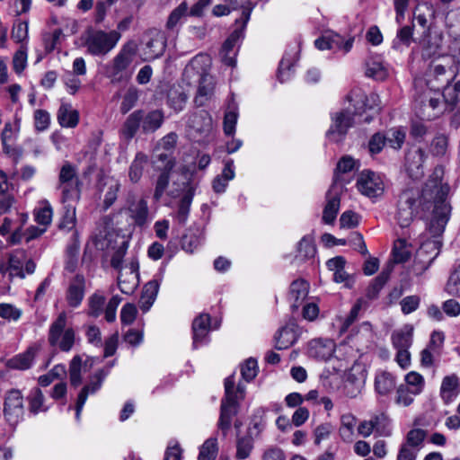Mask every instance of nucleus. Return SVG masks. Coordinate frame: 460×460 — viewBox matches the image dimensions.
Returning a JSON list of instances; mask_svg holds the SVG:
<instances>
[{
	"mask_svg": "<svg viewBox=\"0 0 460 460\" xmlns=\"http://www.w3.org/2000/svg\"><path fill=\"white\" fill-rule=\"evenodd\" d=\"M444 169L437 166L421 190H404L399 196L396 219L401 227L411 225L415 217L424 218L430 213L428 229L433 237H439L450 217L451 206L447 201L450 187L442 183Z\"/></svg>",
	"mask_w": 460,
	"mask_h": 460,
	"instance_id": "f257e3e1",
	"label": "nucleus"
},
{
	"mask_svg": "<svg viewBox=\"0 0 460 460\" xmlns=\"http://www.w3.org/2000/svg\"><path fill=\"white\" fill-rule=\"evenodd\" d=\"M349 102H354V111L342 110L332 116V125L326 132V137L333 143L343 140L349 128L354 124V116L361 115L366 111H379L378 95L371 93L368 96L364 93H356L348 96Z\"/></svg>",
	"mask_w": 460,
	"mask_h": 460,
	"instance_id": "f03ea898",
	"label": "nucleus"
},
{
	"mask_svg": "<svg viewBox=\"0 0 460 460\" xmlns=\"http://www.w3.org/2000/svg\"><path fill=\"white\" fill-rule=\"evenodd\" d=\"M210 58L206 54L195 56L185 67V73L196 71L199 75V87L194 102L197 106H203L210 99L214 91L212 75L208 73L210 66Z\"/></svg>",
	"mask_w": 460,
	"mask_h": 460,
	"instance_id": "7ed1b4c3",
	"label": "nucleus"
},
{
	"mask_svg": "<svg viewBox=\"0 0 460 460\" xmlns=\"http://www.w3.org/2000/svg\"><path fill=\"white\" fill-rule=\"evenodd\" d=\"M137 43L134 40H129L121 47L112 61L106 66L105 72L111 83H120L130 79L133 74L130 65L137 55Z\"/></svg>",
	"mask_w": 460,
	"mask_h": 460,
	"instance_id": "20e7f679",
	"label": "nucleus"
},
{
	"mask_svg": "<svg viewBox=\"0 0 460 460\" xmlns=\"http://www.w3.org/2000/svg\"><path fill=\"white\" fill-rule=\"evenodd\" d=\"M234 375H231L225 380V396L221 400L220 415L217 423L218 429L224 437L226 436L232 425L233 418L237 414L239 402L234 393Z\"/></svg>",
	"mask_w": 460,
	"mask_h": 460,
	"instance_id": "39448f33",
	"label": "nucleus"
},
{
	"mask_svg": "<svg viewBox=\"0 0 460 460\" xmlns=\"http://www.w3.org/2000/svg\"><path fill=\"white\" fill-rule=\"evenodd\" d=\"M66 313L61 312L50 324L48 335L49 345L64 352L70 351L75 341V332L72 327H66Z\"/></svg>",
	"mask_w": 460,
	"mask_h": 460,
	"instance_id": "423d86ee",
	"label": "nucleus"
},
{
	"mask_svg": "<svg viewBox=\"0 0 460 460\" xmlns=\"http://www.w3.org/2000/svg\"><path fill=\"white\" fill-rule=\"evenodd\" d=\"M120 37V33L117 31L110 32L103 31H90L85 40L87 51L93 56H104L117 45Z\"/></svg>",
	"mask_w": 460,
	"mask_h": 460,
	"instance_id": "0eeeda50",
	"label": "nucleus"
},
{
	"mask_svg": "<svg viewBox=\"0 0 460 460\" xmlns=\"http://www.w3.org/2000/svg\"><path fill=\"white\" fill-rule=\"evenodd\" d=\"M80 185L81 181L77 176L75 166L69 162H65L59 172L58 185L62 191L63 201L78 200L81 192Z\"/></svg>",
	"mask_w": 460,
	"mask_h": 460,
	"instance_id": "6e6552de",
	"label": "nucleus"
},
{
	"mask_svg": "<svg viewBox=\"0 0 460 460\" xmlns=\"http://www.w3.org/2000/svg\"><path fill=\"white\" fill-rule=\"evenodd\" d=\"M24 399L22 392L18 389L8 390L4 394L3 413L6 422L15 427L24 417Z\"/></svg>",
	"mask_w": 460,
	"mask_h": 460,
	"instance_id": "1a4fd4ad",
	"label": "nucleus"
},
{
	"mask_svg": "<svg viewBox=\"0 0 460 460\" xmlns=\"http://www.w3.org/2000/svg\"><path fill=\"white\" fill-rule=\"evenodd\" d=\"M441 243L438 240L428 241L420 245L416 252L412 272L416 276H421L432 264L439 253Z\"/></svg>",
	"mask_w": 460,
	"mask_h": 460,
	"instance_id": "9d476101",
	"label": "nucleus"
},
{
	"mask_svg": "<svg viewBox=\"0 0 460 460\" xmlns=\"http://www.w3.org/2000/svg\"><path fill=\"white\" fill-rule=\"evenodd\" d=\"M143 59L151 61L162 57L166 48V37L164 33L155 28L148 30L143 40Z\"/></svg>",
	"mask_w": 460,
	"mask_h": 460,
	"instance_id": "9b49d317",
	"label": "nucleus"
},
{
	"mask_svg": "<svg viewBox=\"0 0 460 460\" xmlns=\"http://www.w3.org/2000/svg\"><path fill=\"white\" fill-rule=\"evenodd\" d=\"M152 163L155 168L161 171L155 181L154 192V199L158 201L169 185L170 172L174 167L175 163L167 153L158 154Z\"/></svg>",
	"mask_w": 460,
	"mask_h": 460,
	"instance_id": "f8f14e48",
	"label": "nucleus"
},
{
	"mask_svg": "<svg viewBox=\"0 0 460 460\" xmlns=\"http://www.w3.org/2000/svg\"><path fill=\"white\" fill-rule=\"evenodd\" d=\"M357 188L362 195L375 199L383 195L385 183L378 173L364 170L357 179Z\"/></svg>",
	"mask_w": 460,
	"mask_h": 460,
	"instance_id": "ddd939ff",
	"label": "nucleus"
},
{
	"mask_svg": "<svg viewBox=\"0 0 460 460\" xmlns=\"http://www.w3.org/2000/svg\"><path fill=\"white\" fill-rule=\"evenodd\" d=\"M428 75L441 83V87L456 77L454 60L451 57H438L429 66Z\"/></svg>",
	"mask_w": 460,
	"mask_h": 460,
	"instance_id": "4468645a",
	"label": "nucleus"
},
{
	"mask_svg": "<svg viewBox=\"0 0 460 460\" xmlns=\"http://www.w3.org/2000/svg\"><path fill=\"white\" fill-rule=\"evenodd\" d=\"M109 371H105L104 369L98 370L93 376L89 385H86L83 387L80 394H78L76 405H75V418L77 420H80V414L84 408V405L87 400L88 394L95 393L100 389L103 380L108 375Z\"/></svg>",
	"mask_w": 460,
	"mask_h": 460,
	"instance_id": "2eb2a0df",
	"label": "nucleus"
},
{
	"mask_svg": "<svg viewBox=\"0 0 460 460\" xmlns=\"http://www.w3.org/2000/svg\"><path fill=\"white\" fill-rule=\"evenodd\" d=\"M210 331V315L208 314H201L197 316L192 323L193 333V348L197 349L199 346L208 342V334Z\"/></svg>",
	"mask_w": 460,
	"mask_h": 460,
	"instance_id": "dca6fc26",
	"label": "nucleus"
},
{
	"mask_svg": "<svg viewBox=\"0 0 460 460\" xmlns=\"http://www.w3.org/2000/svg\"><path fill=\"white\" fill-rule=\"evenodd\" d=\"M426 158L425 151L421 148L409 150L405 155V166L411 178L423 175V164Z\"/></svg>",
	"mask_w": 460,
	"mask_h": 460,
	"instance_id": "f3484780",
	"label": "nucleus"
},
{
	"mask_svg": "<svg viewBox=\"0 0 460 460\" xmlns=\"http://www.w3.org/2000/svg\"><path fill=\"white\" fill-rule=\"evenodd\" d=\"M334 342L329 339H315L308 344V355L318 360L326 361L334 353Z\"/></svg>",
	"mask_w": 460,
	"mask_h": 460,
	"instance_id": "a211bd4d",
	"label": "nucleus"
},
{
	"mask_svg": "<svg viewBox=\"0 0 460 460\" xmlns=\"http://www.w3.org/2000/svg\"><path fill=\"white\" fill-rule=\"evenodd\" d=\"M328 269L333 271V280L337 283H344L346 288H351L354 279L351 275L345 271L346 260L342 256H336L327 261Z\"/></svg>",
	"mask_w": 460,
	"mask_h": 460,
	"instance_id": "6ab92c4d",
	"label": "nucleus"
},
{
	"mask_svg": "<svg viewBox=\"0 0 460 460\" xmlns=\"http://www.w3.org/2000/svg\"><path fill=\"white\" fill-rule=\"evenodd\" d=\"M85 292V279L76 274L71 280L66 291V301L69 306L77 307L82 303Z\"/></svg>",
	"mask_w": 460,
	"mask_h": 460,
	"instance_id": "aec40b11",
	"label": "nucleus"
},
{
	"mask_svg": "<svg viewBox=\"0 0 460 460\" xmlns=\"http://www.w3.org/2000/svg\"><path fill=\"white\" fill-rule=\"evenodd\" d=\"M98 189L100 192L104 193L103 207L108 209L117 199L120 183L113 177H103L99 181Z\"/></svg>",
	"mask_w": 460,
	"mask_h": 460,
	"instance_id": "412c9836",
	"label": "nucleus"
},
{
	"mask_svg": "<svg viewBox=\"0 0 460 460\" xmlns=\"http://www.w3.org/2000/svg\"><path fill=\"white\" fill-rule=\"evenodd\" d=\"M309 292V283L303 279H298L290 284L289 299L292 301V309L297 310L307 297Z\"/></svg>",
	"mask_w": 460,
	"mask_h": 460,
	"instance_id": "4be33fe9",
	"label": "nucleus"
},
{
	"mask_svg": "<svg viewBox=\"0 0 460 460\" xmlns=\"http://www.w3.org/2000/svg\"><path fill=\"white\" fill-rule=\"evenodd\" d=\"M187 126L196 133H206L211 129L212 119L206 111H199L188 117Z\"/></svg>",
	"mask_w": 460,
	"mask_h": 460,
	"instance_id": "5701e85b",
	"label": "nucleus"
},
{
	"mask_svg": "<svg viewBox=\"0 0 460 460\" xmlns=\"http://www.w3.org/2000/svg\"><path fill=\"white\" fill-rule=\"evenodd\" d=\"M25 260V252L22 250H15L8 254V265H9V280L13 281V278L18 277L20 279L25 278L23 270V262Z\"/></svg>",
	"mask_w": 460,
	"mask_h": 460,
	"instance_id": "b1692460",
	"label": "nucleus"
},
{
	"mask_svg": "<svg viewBox=\"0 0 460 460\" xmlns=\"http://www.w3.org/2000/svg\"><path fill=\"white\" fill-rule=\"evenodd\" d=\"M80 243L77 232H74L71 236V242L66 249L65 270L69 272L75 271L78 265V253Z\"/></svg>",
	"mask_w": 460,
	"mask_h": 460,
	"instance_id": "393cba45",
	"label": "nucleus"
},
{
	"mask_svg": "<svg viewBox=\"0 0 460 460\" xmlns=\"http://www.w3.org/2000/svg\"><path fill=\"white\" fill-rule=\"evenodd\" d=\"M443 97L453 110H456L455 119L460 122V79H457L453 86L449 84L443 86Z\"/></svg>",
	"mask_w": 460,
	"mask_h": 460,
	"instance_id": "a878e982",
	"label": "nucleus"
},
{
	"mask_svg": "<svg viewBox=\"0 0 460 460\" xmlns=\"http://www.w3.org/2000/svg\"><path fill=\"white\" fill-rule=\"evenodd\" d=\"M142 131L146 134L157 130L164 119V112L160 110H154L149 112L142 111Z\"/></svg>",
	"mask_w": 460,
	"mask_h": 460,
	"instance_id": "bb28decb",
	"label": "nucleus"
},
{
	"mask_svg": "<svg viewBox=\"0 0 460 460\" xmlns=\"http://www.w3.org/2000/svg\"><path fill=\"white\" fill-rule=\"evenodd\" d=\"M128 212L136 226L143 227L148 223L149 210L146 199H140L139 200L133 202L128 207Z\"/></svg>",
	"mask_w": 460,
	"mask_h": 460,
	"instance_id": "cd10ccee",
	"label": "nucleus"
},
{
	"mask_svg": "<svg viewBox=\"0 0 460 460\" xmlns=\"http://www.w3.org/2000/svg\"><path fill=\"white\" fill-rule=\"evenodd\" d=\"M160 283L156 279L147 282L142 290L139 306L143 312H147L154 304L159 290Z\"/></svg>",
	"mask_w": 460,
	"mask_h": 460,
	"instance_id": "c85d7f7f",
	"label": "nucleus"
},
{
	"mask_svg": "<svg viewBox=\"0 0 460 460\" xmlns=\"http://www.w3.org/2000/svg\"><path fill=\"white\" fill-rule=\"evenodd\" d=\"M459 392V379L456 375L443 378L440 387V396L445 403L451 402Z\"/></svg>",
	"mask_w": 460,
	"mask_h": 460,
	"instance_id": "c756f323",
	"label": "nucleus"
},
{
	"mask_svg": "<svg viewBox=\"0 0 460 460\" xmlns=\"http://www.w3.org/2000/svg\"><path fill=\"white\" fill-rule=\"evenodd\" d=\"M327 203L323 213V221L325 224H332L340 209L341 199L338 193L330 190L326 194Z\"/></svg>",
	"mask_w": 460,
	"mask_h": 460,
	"instance_id": "7c9ffc66",
	"label": "nucleus"
},
{
	"mask_svg": "<svg viewBox=\"0 0 460 460\" xmlns=\"http://www.w3.org/2000/svg\"><path fill=\"white\" fill-rule=\"evenodd\" d=\"M58 120L61 127L75 128L79 121V114L69 103H62L58 111Z\"/></svg>",
	"mask_w": 460,
	"mask_h": 460,
	"instance_id": "2f4dec72",
	"label": "nucleus"
},
{
	"mask_svg": "<svg viewBox=\"0 0 460 460\" xmlns=\"http://www.w3.org/2000/svg\"><path fill=\"white\" fill-rule=\"evenodd\" d=\"M254 447V438L252 429L249 428L247 433L243 437H238L236 439V453L235 458L243 460L250 456Z\"/></svg>",
	"mask_w": 460,
	"mask_h": 460,
	"instance_id": "473e14b6",
	"label": "nucleus"
},
{
	"mask_svg": "<svg viewBox=\"0 0 460 460\" xmlns=\"http://www.w3.org/2000/svg\"><path fill=\"white\" fill-rule=\"evenodd\" d=\"M128 269V285L127 287L124 286L126 280H121V278L124 276V273H120L118 278L119 288L122 293L127 295L132 294L138 285V262L137 261H132L129 263Z\"/></svg>",
	"mask_w": 460,
	"mask_h": 460,
	"instance_id": "72a5a7b5",
	"label": "nucleus"
},
{
	"mask_svg": "<svg viewBox=\"0 0 460 460\" xmlns=\"http://www.w3.org/2000/svg\"><path fill=\"white\" fill-rule=\"evenodd\" d=\"M203 240V231L197 227L190 228L181 238V248L186 252L192 253Z\"/></svg>",
	"mask_w": 460,
	"mask_h": 460,
	"instance_id": "f704fd0d",
	"label": "nucleus"
},
{
	"mask_svg": "<svg viewBox=\"0 0 460 460\" xmlns=\"http://www.w3.org/2000/svg\"><path fill=\"white\" fill-rule=\"evenodd\" d=\"M412 327L404 326L392 334V343L396 349H409L412 343Z\"/></svg>",
	"mask_w": 460,
	"mask_h": 460,
	"instance_id": "c9c22d12",
	"label": "nucleus"
},
{
	"mask_svg": "<svg viewBox=\"0 0 460 460\" xmlns=\"http://www.w3.org/2000/svg\"><path fill=\"white\" fill-rule=\"evenodd\" d=\"M148 163V157L142 152L137 153L128 169V178L132 183L140 181L144 168Z\"/></svg>",
	"mask_w": 460,
	"mask_h": 460,
	"instance_id": "e433bc0d",
	"label": "nucleus"
},
{
	"mask_svg": "<svg viewBox=\"0 0 460 460\" xmlns=\"http://www.w3.org/2000/svg\"><path fill=\"white\" fill-rule=\"evenodd\" d=\"M296 338L294 329L290 326H285L275 336V348L279 350L286 349L295 343Z\"/></svg>",
	"mask_w": 460,
	"mask_h": 460,
	"instance_id": "4c0bfd02",
	"label": "nucleus"
},
{
	"mask_svg": "<svg viewBox=\"0 0 460 460\" xmlns=\"http://www.w3.org/2000/svg\"><path fill=\"white\" fill-rule=\"evenodd\" d=\"M193 196V188L189 187L186 193L182 196V198L180 200L178 210L175 215V218L180 225H185V223L187 222Z\"/></svg>",
	"mask_w": 460,
	"mask_h": 460,
	"instance_id": "58836bf2",
	"label": "nucleus"
},
{
	"mask_svg": "<svg viewBox=\"0 0 460 460\" xmlns=\"http://www.w3.org/2000/svg\"><path fill=\"white\" fill-rule=\"evenodd\" d=\"M141 118L142 110L134 111L127 118L122 128V134L126 138L131 139L134 137L139 128H142Z\"/></svg>",
	"mask_w": 460,
	"mask_h": 460,
	"instance_id": "ea45409f",
	"label": "nucleus"
},
{
	"mask_svg": "<svg viewBox=\"0 0 460 460\" xmlns=\"http://www.w3.org/2000/svg\"><path fill=\"white\" fill-rule=\"evenodd\" d=\"M394 387L395 379L390 373L384 371L376 375L375 388L380 395H387Z\"/></svg>",
	"mask_w": 460,
	"mask_h": 460,
	"instance_id": "a19ab883",
	"label": "nucleus"
},
{
	"mask_svg": "<svg viewBox=\"0 0 460 460\" xmlns=\"http://www.w3.org/2000/svg\"><path fill=\"white\" fill-rule=\"evenodd\" d=\"M27 399L29 402V411L32 414L36 415L48 411V407L44 404L45 396L40 388L34 387L31 389Z\"/></svg>",
	"mask_w": 460,
	"mask_h": 460,
	"instance_id": "79ce46f5",
	"label": "nucleus"
},
{
	"mask_svg": "<svg viewBox=\"0 0 460 460\" xmlns=\"http://www.w3.org/2000/svg\"><path fill=\"white\" fill-rule=\"evenodd\" d=\"M35 351L33 349H27L26 352L17 355L8 360L7 366L13 369L25 370L31 367Z\"/></svg>",
	"mask_w": 460,
	"mask_h": 460,
	"instance_id": "37998d69",
	"label": "nucleus"
},
{
	"mask_svg": "<svg viewBox=\"0 0 460 460\" xmlns=\"http://www.w3.org/2000/svg\"><path fill=\"white\" fill-rule=\"evenodd\" d=\"M53 210L50 203L47 199L40 201L39 208L34 210L35 221L45 227L51 224Z\"/></svg>",
	"mask_w": 460,
	"mask_h": 460,
	"instance_id": "c03bdc74",
	"label": "nucleus"
},
{
	"mask_svg": "<svg viewBox=\"0 0 460 460\" xmlns=\"http://www.w3.org/2000/svg\"><path fill=\"white\" fill-rule=\"evenodd\" d=\"M316 253V248L314 243V240L311 236H304L297 245L296 259L300 261H306L314 257Z\"/></svg>",
	"mask_w": 460,
	"mask_h": 460,
	"instance_id": "a18cd8bd",
	"label": "nucleus"
},
{
	"mask_svg": "<svg viewBox=\"0 0 460 460\" xmlns=\"http://www.w3.org/2000/svg\"><path fill=\"white\" fill-rule=\"evenodd\" d=\"M366 75L376 80H384L386 75V70L380 58H370L366 62Z\"/></svg>",
	"mask_w": 460,
	"mask_h": 460,
	"instance_id": "49530a36",
	"label": "nucleus"
},
{
	"mask_svg": "<svg viewBox=\"0 0 460 460\" xmlns=\"http://www.w3.org/2000/svg\"><path fill=\"white\" fill-rule=\"evenodd\" d=\"M230 5L232 10H242L241 17L244 19V22H248L251 17V13L257 3L254 0H226Z\"/></svg>",
	"mask_w": 460,
	"mask_h": 460,
	"instance_id": "de8ad7c7",
	"label": "nucleus"
},
{
	"mask_svg": "<svg viewBox=\"0 0 460 460\" xmlns=\"http://www.w3.org/2000/svg\"><path fill=\"white\" fill-rule=\"evenodd\" d=\"M369 421L373 424V429L378 436L388 437L391 435L389 419L384 412L371 417Z\"/></svg>",
	"mask_w": 460,
	"mask_h": 460,
	"instance_id": "09e8293b",
	"label": "nucleus"
},
{
	"mask_svg": "<svg viewBox=\"0 0 460 460\" xmlns=\"http://www.w3.org/2000/svg\"><path fill=\"white\" fill-rule=\"evenodd\" d=\"M411 249L408 243L404 239H398L394 245L393 257L394 263H402L409 260L411 256Z\"/></svg>",
	"mask_w": 460,
	"mask_h": 460,
	"instance_id": "8fccbe9b",
	"label": "nucleus"
},
{
	"mask_svg": "<svg viewBox=\"0 0 460 460\" xmlns=\"http://www.w3.org/2000/svg\"><path fill=\"white\" fill-rule=\"evenodd\" d=\"M237 107L233 103H229L228 111L226 112L224 117V132L227 136L234 135L235 131V126L237 123Z\"/></svg>",
	"mask_w": 460,
	"mask_h": 460,
	"instance_id": "3c124183",
	"label": "nucleus"
},
{
	"mask_svg": "<svg viewBox=\"0 0 460 460\" xmlns=\"http://www.w3.org/2000/svg\"><path fill=\"white\" fill-rule=\"evenodd\" d=\"M188 4L186 2L181 3L175 9L170 13L166 22V29L169 31H174L181 20L187 15Z\"/></svg>",
	"mask_w": 460,
	"mask_h": 460,
	"instance_id": "603ef678",
	"label": "nucleus"
},
{
	"mask_svg": "<svg viewBox=\"0 0 460 460\" xmlns=\"http://www.w3.org/2000/svg\"><path fill=\"white\" fill-rule=\"evenodd\" d=\"M217 450V439L209 438L200 447L198 460H215Z\"/></svg>",
	"mask_w": 460,
	"mask_h": 460,
	"instance_id": "864d4df0",
	"label": "nucleus"
},
{
	"mask_svg": "<svg viewBox=\"0 0 460 460\" xmlns=\"http://www.w3.org/2000/svg\"><path fill=\"white\" fill-rule=\"evenodd\" d=\"M385 143L390 147L398 150L405 140V131L402 128H391L385 135Z\"/></svg>",
	"mask_w": 460,
	"mask_h": 460,
	"instance_id": "5fc2aeb1",
	"label": "nucleus"
},
{
	"mask_svg": "<svg viewBox=\"0 0 460 460\" xmlns=\"http://www.w3.org/2000/svg\"><path fill=\"white\" fill-rule=\"evenodd\" d=\"M427 436V432L421 429H411L406 436V442L402 446H405L406 448H414L418 449L422 445L425 438Z\"/></svg>",
	"mask_w": 460,
	"mask_h": 460,
	"instance_id": "6e6d98bb",
	"label": "nucleus"
},
{
	"mask_svg": "<svg viewBox=\"0 0 460 460\" xmlns=\"http://www.w3.org/2000/svg\"><path fill=\"white\" fill-rule=\"evenodd\" d=\"M82 358L78 355L75 356L69 365L70 384L74 387H77L82 383Z\"/></svg>",
	"mask_w": 460,
	"mask_h": 460,
	"instance_id": "4d7b16f0",
	"label": "nucleus"
},
{
	"mask_svg": "<svg viewBox=\"0 0 460 460\" xmlns=\"http://www.w3.org/2000/svg\"><path fill=\"white\" fill-rule=\"evenodd\" d=\"M330 37L332 49L343 50L344 53L350 51L353 46L354 37L344 40L342 36L334 32H330Z\"/></svg>",
	"mask_w": 460,
	"mask_h": 460,
	"instance_id": "13d9d810",
	"label": "nucleus"
},
{
	"mask_svg": "<svg viewBox=\"0 0 460 460\" xmlns=\"http://www.w3.org/2000/svg\"><path fill=\"white\" fill-rule=\"evenodd\" d=\"M138 97V90L135 86H130L123 97L120 111L123 114L128 112L137 104Z\"/></svg>",
	"mask_w": 460,
	"mask_h": 460,
	"instance_id": "bf43d9fd",
	"label": "nucleus"
},
{
	"mask_svg": "<svg viewBox=\"0 0 460 460\" xmlns=\"http://www.w3.org/2000/svg\"><path fill=\"white\" fill-rule=\"evenodd\" d=\"M445 290L452 296L460 297V265L449 276Z\"/></svg>",
	"mask_w": 460,
	"mask_h": 460,
	"instance_id": "052dcab7",
	"label": "nucleus"
},
{
	"mask_svg": "<svg viewBox=\"0 0 460 460\" xmlns=\"http://www.w3.org/2000/svg\"><path fill=\"white\" fill-rule=\"evenodd\" d=\"M293 66V57L286 53L279 62L278 69V79L280 83L287 81L291 75V68Z\"/></svg>",
	"mask_w": 460,
	"mask_h": 460,
	"instance_id": "680f3d73",
	"label": "nucleus"
},
{
	"mask_svg": "<svg viewBox=\"0 0 460 460\" xmlns=\"http://www.w3.org/2000/svg\"><path fill=\"white\" fill-rule=\"evenodd\" d=\"M187 99V94L184 92L177 89L171 90L168 94L169 104L176 111H180L183 109Z\"/></svg>",
	"mask_w": 460,
	"mask_h": 460,
	"instance_id": "e2e57ef3",
	"label": "nucleus"
},
{
	"mask_svg": "<svg viewBox=\"0 0 460 460\" xmlns=\"http://www.w3.org/2000/svg\"><path fill=\"white\" fill-rule=\"evenodd\" d=\"M104 304H105V297L102 295L94 293L93 295H92L89 297L88 314L93 317H98L103 311Z\"/></svg>",
	"mask_w": 460,
	"mask_h": 460,
	"instance_id": "0e129e2a",
	"label": "nucleus"
},
{
	"mask_svg": "<svg viewBox=\"0 0 460 460\" xmlns=\"http://www.w3.org/2000/svg\"><path fill=\"white\" fill-rule=\"evenodd\" d=\"M241 374L245 381H252L258 374L257 361L252 358L245 360L241 366Z\"/></svg>",
	"mask_w": 460,
	"mask_h": 460,
	"instance_id": "69168bd1",
	"label": "nucleus"
},
{
	"mask_svg": "<svg viewBox=\"0 0 460 460\" xmlns=\"http://www.w3.org/2000/svg\"><path fill=\"white\" fill-rule=\"evenodd\" d=\"M27 65V49L24 46L14 53L13 58V67L17 74H21Z\"/></svg>",
	"mask_w": 460,
	"mask_h": 460,
	"instance_id": "338daca9",
	"label": "nucleus"
},
{
	"mask_svg": "<svg viewBox=\"0 0 460 460\" xmlns=\"http://www.w3.org/2000/svg\"><path fill=\"white\" fill-rule=\"evenodd\" d=\"M405 384L411 386L413 389V392L415 393H421L423 391L425 381L423 376L419 374L418 372L411 371L409 372L405 377Z\"/></svg>",
	"mask_w": 460,
	"mask_h": 460,
	"instance_id": "774afa93",
	"label": "nucleus"
}]
</instances>
